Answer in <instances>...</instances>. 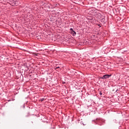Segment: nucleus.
Returning <instances> with one entry per match:
<instances>
[{"instance_id":"1","label":"nucleus","mask_w":129,"mask_h":129,"mask_svg":"<svg viewBox=\"0 0 129 129\" xmlns=\"http://www.w3.org/2000/svg\"><path fill=\"white\" fill-rule=\"evenodd\" d=\"M111 76V75H105L102 76V79H106L107 78H109Z\"/></svg>"},{"instance_id":"2","label":"nucleus","mask_w":129,"mask_h":129,"mask_svg":"<svg viewBox=\"0 0 129 129\" xmlns=\"http://www.w3.org/2000/svg\"><path fill=\"white\" fill-rule=\"evenodd\" d=\"M71 34H72V35L73 36H75L76 35V32H75V31H71Z\"/></svg>"},{"instance_id":"3","label":"nucleus","mask_w":129,"mask_h":129,"mask_svg":"<svg viewBox=\"0 0 129 129\" xmlns=\"http://www.w3.org/2000/svg\"><path fill=\"white\" fill-rule=\"evenodd\" d=\"M60 69V67H56V68H55V70H57V69Z\"/></svg>"},{"instance_id":"4","label":"nucleus","mask_w":129,"mask_h":129,"mask_svg":"<svg viewBox=\"0 0 129 129\" xmlns=\"http://www.w3.org/2000/svg\"><path fill=\"white\" fill-rule=\"evenodd\" d=\"M70 30H71V32H72V31H74L73 29H72V28H71Z\"/></svg>"},{"instance_id":"5","label":"nucleus","mask_w":129,"mask_h":129,"mask_svg":"<svg viewBox=\"0 0 129 129\" xmlns=\"http://www.w3.org/2000/svg\"><path fill=\"white\" fill-rule=\"evenodd\" d=\"M100 95H102V93H101V92H100Z\"/></svg>"},{"instance_id":"6","label":"nucleus","mask_w":129,"mask_h":129,"mask_svg":"<svg viewBox=\"0 0 129 129\" xmlns=\"http://www.w3.org/2000/svg\"><path fill=\"white\" fill-rule=\"evenodd\" d=\"M43 100H44V99H41V101H43Z\"/></svg>"}]
</instances>
